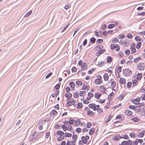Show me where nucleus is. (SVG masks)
Here are the masks:
<instances>
[{
    "label": "nucleus",
    "instance_id": "obj_11",
    "mask_svg": "<svg viewBox=\"0 0 145 145\" xmlns=\"http://www.w3.org/2000/svg\"><path fill=\"white\" fill-rule=\"evenodd\" d=\"M99 90L103 93H105L106 92V88L103 85H101L99 87Z\"/></svg>",
    "mask_w": 145,
    "mask_h": 145
},
{
    "label": "nucleus",
    "instance_id": "obj_7",
    "mask_svg": "<svg viewBox=\"0 0 145 145\" xmlns=\"http://www.w3.org/2000/svg\"><path fill=\"white\" fill-rule=\"evenodd\" d=\"M109 83L111 84V86L112 88V89L114 90V88L117 85L116 82L114 79L113 78H111L109 80Z\"/></svg>",
    "mask_w": 145,
    "mask_h": 145
},
{
    "label": "nucleus",
    "instance_id": "obj_50",
    "mask_svg": "<svg viewBox=\"0 0 145 145\" xmlns=\"http://www.w3.org/2000/svg\"><path fill=\"white\" fill-rule=\"evenodd\" d=\"M95 35L97 37H101V34L100 32L99 33V32L97 31H95Z\"/></svg>",
    "mask_w": 145,
    "mask_h": 145
},
{
    "label": "nucleus",
    "instance_id": "obj_3",
    "mask_svg": "<svg viewBox=\"0 0 145 145\" xmlns=\"http://www.w3.org/2000/svg\"><path fill=\"white\" fill-rule=\"evenodd\" d=\"M97 78L94 81L96 85L101 84L103 82L102 76L99 74L97 75L96 76Z\"/></svg>",
    "mask_w": 145,
    "mask_h": 145
},
{
    "label": "nucleus",
    "instance_id": "obj_14",
    "mask_svg": "<svg viewBox=\"0 0 145 145\" xmlns=\"http://www.w3.org/2000/svg\"><path fill=\"white\" fill-rule=\"evenodd\" d=\"M105 99L104 97L96 99V101L99 103L103 104L105 102Z\"/></svg>",
    "mask_w": 145,
    "mask_h": 145
},
{
    "label": "nucleus",
    "instance_id": "obj_39",
    "mask_svg": "<svg viewBox=\"0 0 145 145\" xmlns=\"http://www.w3.org/2000/svg\"><path fill=\"white\" fill-rule=\"evenodd\" d=\"M86 94V92L84 90L82 91H80L79 93V95L81 96H84Z\"/></svg>",
    "mask_w": 145,
    "mask_h": 145
},
{
    "label": "nucleus",
    "instance_id": "obj_56",
    "mask_svg": "<svg viewBox=\"0 0 145 145\" xmlns=\"http://www.w3.org/2000/svg\"><path fill=\"white\" fill-rule=\"evenodd\" d=\"M103 40L101 39H97L96 43L97 44L101 43L103 42Z\"/></svg>",
    "mask_w": 145,
    "mask_h": 145
},
{
    "label": "nucleus",
    "instance_id": "obj_44",
    "mask_svg": "<svg viewBox=\"0 0 145 145\" xmlns=\"http://www.w3.org/2000/svg\"><path fill=\"white\" fill-rule=\"evenodd\" d=\"M63 130L65 131H67V127L64 124H63L61 125Z\"/></svg>",
    "mask_w": 145,
    "mask_h": 145
},
{
    "label": "nucleus",
    "instance_id": "obj_57",
    "mask_svg": "<svg viewBox=\"0 0 145 145\" xmlns=\"http://www.w3.org/2000/svg\"><path fill=\"white\" fill-rule=\"evenodd\" d=\"M81 130H82L80 128V127L77 128L76 129V133H79L81 132Z\"/></svg>",
    "mask_w": 145,
    "mask_h": 145
},
{
    "label": "nucleus",
    "instance_id": "obj_47",
    "mask_svg": "<svg viewBox=\"0 0 145 145\" xmlns=\"http://www.w3.org/2000/svg\"><path fill=\"white\" fill-rule=\"evenodd\" d=\"M113 117V115H110L108 117V119L106 121V123L109 122Z\"/></svg>",
    "mask_w": 145,
    "mask_h": 145
},
{
    "label": "nucleus",
    "instance_id": "obj_22",
    "mask_svg": "<svg viewBox=\"0 0 145 145\" xmlns=\"http://www.w3.org/2000/svg\"><path fill=\"white\" fill-rule=\"evenodd\" d=\"M57 114V112L55 110H53L51 111L50 113V115L51 116H54Z\"/></svg>",
    "mask_w": 145,
    "mask_h": 145
},
{
    "label": "nucleus",
    "instance_id": "obj_28",
    "mask_svg": "<svg viewBox=\"0 0 145 145\" xmlns=\"http://www.w3.org/2000/svg\"><path fill=\"white\" fill-rule=\"evenodd\" d=\"M142 42H138L136 45V47L137 49H139L142 46Z\"/></svg>",
    "mask_w": 145,
    "mask_h": 145
},
{
    "label": "nucleus",
    "instance_id": "obj_27",
    "mask_svg": "<svg viewBox=\"0 0 145 145\" xmlns=\"http://www.w3.org/2000/svg\"><path fill=\"white\" fill-rule=\"evenodd\" d=\"M86 114L88 116H94L95 113L93 111L90 110L89 112H87Z\"/></svg>",
    "mask_w": 145,
    "mask_h": 145
},
{
    "label": "nucleus",
    "instance_id": "obj_33",
    "mask_svg": "<svg viewBox=\"0 0 145 145\" xmlns=\"http://www.w3.org/2000/svg\"><path fill=\"white\" fill-rule=\"evenodd\" d=\"M56 133L57 135L59 136H63V135L64 134L63 131L60 130L57 131H56Z\"/></svg>",
    "mask_w": 145,
    "mask_h": 145
},
{
    "label": "nucleus",
    "instance_id": "obj_25",
    "mask_svg": "<svg viewBox=\"0 0 145 145\" xmlns=\"http://www.w3.org/2000/svg\"><path fill=\"white\" fill-rule=\"evenodd\" d=\"M88 95L89 97L86 98V99L88 100H90L91 98L93 97V93L91 92H89L88 93Z\"/></svg>",
    "mask_w": 145,
    "mask_h": 145
},
{
    "label": "nucleus",
    "instance_id": "obj_24",
    "mask_svg": "<svg viewBox=\"0 0 145 145\" xmlns=\"http://www.w3.org/2000/svg\"><path fill=\"white\" fill-rule=\"evenodd\" d=\"M83 107V104L82 102H78L77 104L76 108L78 109H80Z\"/></svg>",
    "mask_w": 145,
    "mask_h": 145
},
{
    "label": "nucleus",
    "instance_id": "obj_38",
    "mask_svg": "<svg viewBox=\"0 0 145 145\" xmlns=\"http://www.w3.org/2000/svg\"><path fill=\"white\" fill-rule=\"evenodd\" d=\"M142 76V74L140 73H138L136 76V79L137 80H140L141 79Z\"/></svg>",
    "mask_w": 145,
    "mask_h": 145
},
{
    "label": "nucleus",
    "instance_id": "obj_45",
    "mask_svg": "<svg viewBox=\"0 0 145 145\" xmlns=\"http://www.w3.org/2000/svg\"><path fill=\"white\" fill-rule=\"evenodd\" d=\"M32 12V11L31 10H30L26 14H25L24 17V18H26L27 17L29 16L30 15Z\"/></svg>",
    "mask_w": 145,
    "mask_h": 145
},
{
    "label": "nucleus",
    "instance_id": "obj_12",
    "mask_svg": "<svg viewBox=\"0 0 145 145\" xmlns=\"http://www.w3.org/2000/svg\"><path fill=\"white\" fill-rule=\"evenodd\" d=\"M89 139V136H82L81 138V140L83 141L85 144H86L87 143Z\"/></svg>",
    "mask_w": 145,
    "mask_h": 145
},
{
    "label": "nucleus",
    "instance_id": "obj_42",
    "mask_svg": "<svg viewBox=\"0 0 145 145\" xmlns=\"http://www.w3.org/2000/svg\"><path fill=\"white\" fill-rule=\"evenodd\" d=\"M129 135L131 138H135L137 137V134L136 133L131 132L129 134Z\"/></svg>",
    "mask_w": 145,
    "mask_h": 145
},
{
    "label": "nucleus",
    "instance_id": "obj_35",
    "mask_svg": "<svg viewBox=\"0 0 145 145\" xmlns=\"http://www.w3.org/2000/svg\"><path fill=\"white\" fill-rule=\"evenodd\" d=\"M105 64V61H102L99 62L97 64V65L99 67H100L104 65Z\"/></svg>",
    "mask_w": 145,
    "mask_h": 145
},
{
    "label": "nucleus",
    "instance_id": "obj_43",
    "mask_svg": "<svg viewBox=\"0 0 145 145\" xmlns=\"http://www.w3.org/2000/svg\"><path fill=\"white\" fill-rule=\"evenodd\" d=\"M121 71V67L120 66H119L117 68L116 71L118 74H119Z\"/></svg>",
    "mask_w": 145,
    "mask_h": 145
},
{
    "label": "nucleus",
    "instance_id": "obj_48",
    "mask_svg": "<svg viewBox=\"0 0 145 145\" xmlns=\"http://www.w3.org/2000/svg\"><path fill=\"white\" fill-rule=\"evenodd\" d=\"M120 138H123L125 139H127L129 138L128 135H122V137H120Z\"/></svg>",
    "mask_w": 145,
    "mask_h": 145
},
{
    "label": "nucleus",
    "instance_id": "obj_26",
    "mask_svg": "<svg viewBox=\"0 0 145 145\" xmlns=\"http://www.w3.org/2000/svg\"><path fill=\"white\" fill-rule=\"evenodd\" d=\"M101 46L103 47V46L100 45H97L95 48L94 50L96 51H99L101 50Z\"/></svg>",
    "mask_w": 145,
    "mask_h": 145
},
{
    "label": "nucleus",
    "instance_id": "obj_20",
    "mask_svg": "<svg viewBox=\"0 0 145 145\" xmlns=\"http://www.w3.org/2000/svg\"><path fill=\"white\" fill-rule=\"evenodd\" d=\"M59 92V90H56L55 91V93H52V96L53 97H57L58 95Z\"/></svg>",
    "mask_w": 145,
    "mask_h": 145
},
{
    "label": "nucleus",
    "instance_id": "obj_2",
    "mask_svg": "<svg viewBox=\"0 0 145 145\" xmlns=\"http://www.w3.org/2000/svg\"><path fill=\"white\" fill-rule=\"evenodd\" d=\"M66 99L67 103L66 106L67 107H70L72 106H74L76 105V102L75 100L72 99L71 100Z\"/></svg>",
    "mask_w": 145,
    "mask_h": 145
},
{
    "label": "nucleus",
    "instance_id": "obj_19",
    "mask_svg": "<svg viewBox=\"0 0 145 145\" xmlns=\"http://www.w3.org/2000/svg\"><path fill=\"white\" fill-rule=\"evenodd\" d=\"M69 85L72 88V90H74L75 89V83L73 81H71L69 82Z\"/></svg>",
    "mask_w": 145,
    "mask_h": 145
},
{
    "label": "nucleus",
    "instance_id": "obj_52",
    "mask_svg": "<svg viewBox=\"0 0 145 145\" xmlns=\"http://www.w3.org/2000/svg\"><path fill=\"white\" fill-rule=\"evenodd\" d=\"M111 41L113 43H116L118 42L119 40L117 38H114L112 39Z\"/></svg>",
    "mask_w": 145,
    "mask_h": 145
},
{
    "label": "nucleus",
    "instance_id": "obj_58",
    "mask_svg": "<svg viewBox=\"0 0 145 145\" xmlns=\"http://www.w3.org/2000/svg\"><path fill=\"white\" fill-rule=\"evenodd\" d=\"M137 105H138L137 106L138 107H140L143 106L144 105V102L140 103L139 102L138 104Z\"/></svg>",
    "mask_w": 145,
    "mask_h": 145
},
{
    "label": "nucleus",
    "instance_id": "obj_32",
    "mask_svg": "<svg viewBox=\"0 0 145 145\" xmlns=\"http://www.w3.org/2000/svg\"><path fill=\"white\" fill-rule=\"evenodd\" d=\"M103 78L104 80L105 81H107L109 78L108 74L107 73H105L103 75Z\"/></svg>",
    "mask_w": 145,
    "mask_h": 145
},
{
    "label": "nucleus",
    "instance_id": "obj_62",
    "mask_svg": "<svg viewBox=\"0 0 145 145\" xmlns=\"http://www.w3.org/2000/svg\"><path fill=\"white\" fill-rule=\"evenodd\" d=\"M114 25L113 24H111L109 25L108 26V28L109 29H111L114 28Z\"/></svg>",
    "mask_w": 145,
    "mask_h": 145
},
{
    "label": "nucleus",
    "instance_id": "obj_30",
    "mask_svg": "<svg viewBox=\"0 0 145 145\" xmlns=\"http://www.w3.org/2000/svg\"><path fill=\"white\" fill-rule=\"evenodd\" d=\"M38 136V133L37 131H35L33 135L32 138L33 140H35L37 137Z\"/></svg>",
    "mask_w": 145,
    "mask_h": 145
},
{
    "label": "nucleus",
    "instance_id": "obj_10",
    "mask_svg": "<svg viewBox=\"0 0 145 145\" xmlns=\"http://www.w3.org/2000/svg\"><path fill=\"white\" fill-rule=\"evenodd\" d=\"M74 124V126L76 127L80 125L81 126H82L83 125H85V123L82 122L80 119H78L76 121L75 120Z\"/></svg>",
    "mask_w": 145,
    "mask_h": 145
},
{
    "label": "nucleus",
    "instance_id": "obj_40",
    "mask_svg": "<svg viewBox=\"0 0 145 145\" xmlns=\"http://www.w3.org/2000/svg\"><path fill=\"white\" fill-rule=\"evenodd\" d=\"M64 136H59L57 138V140L58 142H60L62 140H63L64 139Z\"/></svg>",
    "mask_w": 145,
    "mask_h": 145
},
{
    "label": "nucleus",
    "instance_id": "obj_15",
    "mask_svg": "<svg viewBox=\"0 0 145 145\" xmlns=\"http://www.w3.org/2000/svg\"><path fill=\"white\" fill-rule=\"evenodd\" d=\"M125 113L128 116H131L133 115V112L129 109H127L125 110Z\"/></svg>",
    "mask_w": 145,
    "mask_h": 145
},
{
    "label": "nucleus",
    "instance_id": "obj_51",
    "mask_svg": "<svg viewBox=\"0 0 145 145\" xmlns=\"http://www.w3.org/2000/svg\"><path fill=\"white\" fill-rule=\"evenodd\" d=\"M116 120H118L120 121H122V120L121 118V115H117L115 118Z\"/></svg>",
    "mask_w": 145,
    "mask_h": 145
},
{
    "label": "nucleus",
    "instance_id": "obj_6",
    "mask_svg": "<svg viewBox=\"0 0 145 145\" xmlns=\"http://www.w3.org/2000/svg\"><path fill=\"white\" fill-rule=\"evenodd\" d=\"M89 108L92 109L93 111H96L98 110L100 107L99 105H95V103H90L88 105Z\"/></svg>",
    "mask_w": 145,
    "mask_h": 145
},
{
    "label": "nucleus",
    "instance_id": "obj_53",
    "mask_svg": "<svg viewBox=\"0 0 145 145\" xmlns=\"http://www.w3.org/2000/svg\"><path fill=\"white\" fill-rule=\"evenodd\" d=\"M131 120H132L134 122H137L138 121L139 119L137 117H135L131 119Z\"/></svg>",
    "mask_w": 145,
    "mask_h": 145
},
{
    "label": "nucleus",
    "instance_id": "obj_9",
    "mask_svg": "<svg viewBox=\"0 0 145 145\" xmlns=\"http://www.w3.org/2000/svg\"><path fill=\"white\" fill-rule=\"evenodd\" d=\"M135 44L134 43H132L131 45L130 49L131 54H134L137 52L135 48Z\"/></svg>",
    "mask_w": 145,
    "mask_h": 145
},
{
    "label": "nucleus",
    "instance_id": "obj_16",
    "mask_svg": "<svg viewBox=\"0 0 145 145\" xmlns=\"http://www.w3.org/2000/svg\"><path fill=\"white\" fill-rule=\"evenodd\" d=\"M135 40L137 42H143V39H142L140 36H136L135 37Z\"/></svg>",
    "mask_w": 145,
    "mask_h": 145
},
{
    "label": "nucleus",
    "instance_id": "obj_18",
    "mask_svg": "<svg viewBox=\"0 0 145 145\" xmlns=\"http://www.w3.org/2000/svg\"><path fill=\"white\" fill-rule=\"evenodd\" d=\"M119 82L120 84L121 85L123 84H125L126 80L124 78H121L120 79Z\"/></svg>",
    "mask_w": 145,
    "mask_h": 145
},
{
    "label": "nucleus",
    "instance_id": "obj_8",
    "mask_svg": "<svg viewBox=\"0 0 145 145\" xmlns=\"http://www.w3.org/2000/svg\"><path fill=\"white\" fill-rule=\"evenodd\" d=\"M137 68L139 71H144L145 69V63L142 62L139 63L137 66Z\"/></svg>",
    "mask_w": 145,
    "mask_h": 145
},
{
    "label": "nucleus",
    "instance_id": "obj_1",
    "mask_svg": "<svg viewBox=\"0 0 145 145\" xmlns=\"http://www.w3.org/2000/svg\"><path fill=\"white\" fill-rule=\"evenodd\" d=\"M65 92L64 94V96L67 98V99L70 100L72 97V93L70 92L71 89L69 87H67L65 88Z\"/></svg>",
    "mask_w": 145,
    "mask_h": 145
},
{
    "label": "nucleus",
    "instance_id": "obj_21",
    "mask_svg": "<svg viewBox=\"0 0 145 145\" xmlns=\"http://www.w3.org/2000/svg\"><path fill=\"white\" fill-rule=\"evenodd\" d=\"M101 95V93L97 92L95 93L94 96L97 99L100 97Z\"/></svg>",
    "mask_w": 145,
    "mask_h": 145
},
{
    "label": "nucleus",
    "instance_id": "obj_60",
    "mask_svg": "<svg viewBox=\"0 0 145 145\" xmlns=\"http://www.w3.org/2000/svg\"><path fill=\"white\" fill-rule=\"evenodd\" d=\"M60 84H56L55 86V90H58L60 88Z\"/></svg>",
    "mask_w": 145,
    "mask_h": 145
},
{
    "label": "nucleus",
    "instance_id": "obj_34",
    "mask_svg": "<svg viewBox=\"0 0 145 145\" xmlns=\"http://www.w3.org/2000/svg\"><path fill=\"white\" fill-rule=\"evenodd\" d=\"M118 45L115 44H112L110 45V47L111 49L112 50L114 49L118 46Z\"/></svg>",
    "mask_w": 145,
    "mask_h": 145
},
{
    "label": "nucleus",
    "instance_id": "obj_59",
    "mask_svg": "<svg viewBox=\"0 0 145 145\" xmlns=\"http://www.w3.org/2000/svg\"><path fill=\"white\" fill-rule=\"evenodd\" d=\"M76 84L78 86H81L82 85V82L81 80H78L76 82Z\"/></svg>",
    "mask_w": 145,
    "mask_h": 145
},
{
    "label": "nucleus",
    "instance_id": "obj_63",
    "mask_svg": "<svg viewBox=\"0 0 145 145\" xmlns=\"http://www.w3.org/2000/svg\"><path fill=\"white\" fill-rule=\"evenodd\" d=\"M127 145H132V141L130 140H128L127 141Z\"/></svg>",
    "mask_w": 145,
    "mask_h": 145
},
{
    "label": "nucleus",
    "instance_id": "obj_41",
    "mask_svg": "<svg viewBox=\"0 0 145 145\" xmlns=\"http://www.w3.org/2000/svg\"><path fill=\"white\" fill-rule=\"evenodd\" d=\"M141 59L140 57H138L135 58L133 59V61L135 63H137Z\"/></svg>",
    "mask_w": 145,
    "mask_h": 145
},
{
    "label": "nucleus",
    "instance_id": "obj_37",
    "mask_svg": "<svg viewBox=\"0 0 145 145\" xmlns=\"http://www.w3.org/2000/svg\"><path fill=\"white\" fill-rule=\"evenodd\" d=\"M95 131V129L92 127L89 130V134L90 135H91L93 134Z\"/></svg>",
    "mask_w": 145,
    "mask_h": 145
},
{
    "label": "nucleus",
    "instance_id": "obj_4",
    "mask_svg": "<svg viewBox=\"0 0 145 145\" xmlns=\"http://www.w3.org/2000/svg\"><path fill=\"white\" fill-rule=\"evenodd\" d=\"M78 65L80 66L82 70H84L87 69L88 65L85 63H83L82 60H80L78 62Z\"/></svg>",
    "mask_w": 145,
    "mask_h": 145
},
{
    "label": "nucleus",
    "instance_id": "obj_29",
    "mask_svg": "<svg viewBox=\"0 0 145 145\" xmlns=\"http://www.w3.org/2000/svg\"><path fill=\"white\" fill-rule=\"evenodd\" d=\"M64 134H65V135H64V138L66 137L69 138L71 137L72 136V134L70 133L66 132Z\"/></svg>",
    "mask_w": 145,
    "mask_h": 145
},
{
    "label": "nucleus",
    "instance_id": "obj_54",
    "mask_svg": "<svg viewBox=\"0 0 145 145\" xmlns=\"http://www.w3.org/2000/svg\"><path fill=\"white\" fill-rule=\"evenodd\" d=\"M89 87L87 85H84L83 87H82V89H86L87 90H88L89 89Z\"/></svg>",
    "mask_w": 145,
    "mask_h": 145
},
{
    "label": "nucleus",
    "instance_id": "obj_23",
    "mask_svg": "<svg viewBox=\"0 0 145 145\" xmlns=\"http://www.w3.org/2000/svg\"><path fill=\"white\" fill-rule=\"evenodd\" d=\"M125 95V94L124 93L120 94V95L117 97V98L119 101H121L124 97Z\"/></svg>",
    "mask_w": 145,
    "mask_h": 145
},
{
    "label": "nucleus",
    "instance_id": "obj_31",
    "mask_svg": "<svg viewBox=\"0 0 145 145\" xmlns=\"http://www.w3.org/2000/svg\"><path fill=\"white\" fill-rule=\"evenodd\" d=\"M79 93L78 92H75L73 93V96L74 98L77 99L78 97Z\"/></svg>",
    "mask_w": 145,
    "mask_h": 145
},
{
    "label": "nucleus",
    "instance_id": "obj_5",
    "mask_svg": "<svg viewBox=\"0 0 145 145\" xmlns=\"http://www.w3.org/2000/svg\"><path fill=\"white\" fill-rule=\"evenodd\" d=\"M123 72L125 76L128 77L132 75V73L131 71L129 69H125L123 70Z\"/></svg>",
    "mask_w": 145,
    "mask_h": 145
},
{
    "label": "nucleus",
    "instance_id": "obj_49",
    "mask_svg": "<svg viewBox=\"0 0 145 145\" xmlns=\"http://www.w3.org/2000/svg\"><path fill=\"white\" fill-rule=\"evenodd\" d=\"M112 58L110 56H108L107 58V63H111L112 61Z\"/></svg>",
    "mask_w": 145,
    "mask_h": 145
},
{
    "label": "nucleus",
    "instance_id": "obj_55",
    "mask_svg": "<svg viewBox=\"0 0 145 145\" xmlns=\"http://www.w3.org/2000/svg\"><path fill=\"white\" fill-rule=\"evenodd\" d=\"M114 95V93L113 92H112L110 94L108 97V99H111L112 97H111L113 96Z\"/></svg>",
    "mask_w": 145,
    "mask_h": 145
},
{
    "label": "nucleus",
    "instance_id": "obj_13",
    "mask_svg": "<svg viewBox=\"0 0 145 145\" xmlns=\"http://www.w3.org/2000/svg\"><path fill=\"white\" fill-rule=\"evenodd\" d=\"M72 145H75L76 142L78 138V136L76 134H73L72 135Z\"/></svg>",
    "mask_w": 145,
    "mask_h": 145
},
{
    "label": "nucleus",
    "instance_id": "obj_46",
    "mask_svg": "<svg viewBox=\"0 0 145 145\" xmlns=\"http://www.w3.org/2000/svg\"><path fill=\"white\" fill-rule=\"evenodd\" d=\"M75 120L74 121L73 119H72L71 118H70L69 120L67 123H69V124L70 125L73 124L74 123Z\"/></svg>",
    "mask_w": 145,
    "mask_h": 145
},
{
    "label": "nucleus",
    "instance_id": "obj_64",
    "mask_svg": "<svg viewBox=\"0 0 145 145\" xmlns=\"http://www.w3.org/2000/svg\"><path fill=\"white\" fill-rule=\"evenodd\" d=\"M127 37L130 39H132L133 38L132 35L130 33H128L127 35Z\"/></svg>",
    "mask_w": 145,
    "mask_h": 145
},
{
    "label": "nucleus",
    "instance_id": "obj_17",
    "mask_svg": "<svg viewBox=\"0 0 145 145\" xmlns=\"http://www.w3.org/2000/svg\"><path fill=\"white\" fill-rule=\"evenodd\" d=\"M140 98L139 97H137L135 99H133L132 101V102L133 103L136 105H137L138 104L139 102H140Z\"/></svg>",
    "mask_w": 145,
    "mask_h": 145
},
{
    "label": "nucleus",
    "instance_id": "obj_36",
    "mask_svg": "<svg viewBox=\"0 0 145 145\" xmlns=\"http://www.w3.org/2000/svg\"><path fill=\"white\" fill-rule=\"evenodd\" d=\"M110 102H108L106 105L104 106V108L106 109H108L110 108Z\"/></svg>",
    "mask_w": 145,
    "mask_h": 145
},
{
    "label": "nucleus",
    "instance_id": "obj_61",
    "mask_svg": "<svg viewBox=\"0 0 145 145\" xmlns=\"http://www.w3.org/2000/svg\"><path fill=\"white\" fill-rule=\"evenodd\" d=\"M131 86V82H128L127 84V87L128 88H130Z\"/></svg>",
    "mask_w": 145,
    "mask_h": 145
}]
</instances>
